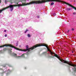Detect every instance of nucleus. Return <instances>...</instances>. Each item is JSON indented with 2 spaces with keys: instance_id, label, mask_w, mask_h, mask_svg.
I'll use <instances>...</instances> for the list:
<instances>
[{
  "instance_id": "nucleus-11",
  "label": "nucleus",
  "mask_w": 76,
  "mask_h": 76,
  "mask_svg": "<svg viewBox=\"0 0 76 76\" xmlns=\"http://www.w3.org/2000/svg\"><path fill=\"white\" fill-rule=\"evenodd\" d=\"M73 15H76V12H74L73 13Z\"/></svg>"
},
{
  "instance_id": "nucleus-6",
  "label": "nucleus",
  "mask_w": 76,
  "mask_h": 76,
  "mask_svg": "<svg viewBox=\"0 0 76 76\" xmlns=\"http://www.w3.org/2000/svg\"><path fill=\"white\" fill-rule=\"evenodd\" d=\"M72 10V8H67L65 9V10L66 11H69V10Z\"/></svg>"
},
{
  "instance_id": "nucleus-23",
  "label": "nucleus",
  "mask_w": 76,
  "mask_h": 76,
  "mask_svg": "<svg viewBox=\"0 0 76 76\" xmlns=\"http://www.w3.org/2000/svg\"><path fill=\"white\" fill-rule=\"evenodd\" d=\"M9 1H12V0H9Z\"/></svg>"
},
{
  "instance_id": "nucleus-9",
  "label": "nucleus",
  "mask_w": 76,
  "mask_h": 76,
  "mask_svg": "<svg viewBox=\"0 0 76 76\" xmlns=\"http://www.w3.org/2000/svg\"><path fill=\"white\" fill-rule=\"evenodd\" d=\"M28 37H31V35H30V34H28Z\"/></svg>"
},
{
  "instance_id": "nucleus-7",
  "label": "nucleus",
  "mask_w": 76,
  "mask_h": 76,
  "mask_svg": "<svg viewBox=\"0 0 76 76\" xmlns=\"http://www.w3.org/2000/svg\"><path fill=\"white\" fill-rule=\"evenodd\" d=\"M56 15V14L55 13H53V16H55Z\"/></svg>"
},
{
  "instance_id": "nucleus-4",
  "label": "nucleus",
  "mask_w": 76,
  "mask_h": 76,
  "mask_svg": "<svg viewBox=\"0 0 76 76\" xmlns=\"http://www.w3.org/2000/svg\"><path fill=\"white\" fill-rule=\"evenodd\" d=\"M10 55H11V56H14V57H16V58H20V57H23V58L25 57V56H24V54H22L20 56H17V55H16V54H15V53L13 52L12 53L11 50H10Z\"/></svg>"
},
{
  "instance_id": "nucleus-27",
  "label": "nucleus",
  "mask_w": 76,
  "mask_h": 76,
  "mask_svg": "<svg viewBox=\"0 0 76 76\" xmlns=\"http://www.w3.org/2000/svg\"><path fill=\"white\" fill-rule=\"evenodd\" d=\"M28 1H29V0H27Z\"/></svg>"
},
{
  "instance_id": "nucleus-10",
  "label": "nucleus",
  "mask_w": 76,
  "mask_h": 76,
  "mask_svg": "<svg viewBox=\"0 0 76 76\" xmlns=\"http://www.w3.org/2000/svg\"><path fill=\"white\" fill-rule=\"evenodd\" d=\"M28 30L27 29L25 31V33H26V32H28Z\"/></svg>"
},
{
  "instance_id": "nucleus-19",
  "label": "nucleus",
  "mask_w": 76,
  "mask_h": 76,
  "mask_svg": "<svg viewBox=\"0 0 76 76\" xmlns=\"http://www.w3.org/2000/svg\"><path fill=\"white\" fill-rule=\"evenodd\" d=\"M37 18H39V16H37Z\"/></svg>"
},
{
  "instance_id": "nucleus-26",
  "label": "nucleus",
  "mask_w": 76,
  "mask_h": 76,
  "mask_svg": "<svg viewBox=\"0 0 76 76\" xmlns=\"http://www.w3.org/2000/svg\"><path fill=\"white\" fill-rule=\"evenodd\" d=\"M24 1H26V0H24Z\"/></svg>"
},
{
  "instance_id": "nucleus-15",
  "label": "nucleus",
  "mask_w": 76,
  "mask_h": 76,
  "mask_svg": "<svg viewBox=\"0 0 76 76\" xmlns=\"http://www.w3.org/2000/svg\"><path fill=\"white\" fill-rule=\"evenodd\" d=\"M7 3V2H6V0H5V4H6Z\"/></svg>"
},
{
  "instance_id": "nucleus-17",
  "label": "nucleus",
  "mask_w": 76,
  "mask_h": 76,
  "mask_svg": "<svg viewBox=\"0 0 76 76\" xmlns=\"http://www.w3.org/2000/svg\"><path fill=\"white\" fill-rule=\"evenodd\" d=\"M72 31H74V29L73 28H72Z\"/></svg>"
},
{
  "instance_id": "nucleus-14",
  "label": "nucleus",
  "mask_w": 76,
  "mask_h": 76,
  "mask_svg": "<svg viewBox=\"0 0 76 76\" xmlns=\"http://www.w3.org/2000/svg\"><path fill=\"white\" fill-rule=\"evenodd\" d=\"M5 37H7V34H5Z\"/></svg>"
},
{
  "instance_id": "nucleus-8",
  "label": "nucleus",
  "mask_w": 76,
  "mask_h": 76,
  "mask_svg": "<svg viewBox=\"0 0 76 76\" xmlns=\"http://www.w3.org/2000/svg\"><path fill=\"white\" fill-rule=\"evenodd\" d=\"M54 2H52V3L50 4L51 6H53V5H54Z\"/></svg>"
},
{
  "instance_id": "nucleus-5",
  "label": "nucleus",
  "mask_w": 76,
  "mask_h": 76,
  "mask_svg": "<svg viewBox=\"0 0 76 76\" xmlns=\"http://www.w3.org/2000/svg\"><path fill=\"white\" fill-rule=\"evenodd\" d=\"M9 45H10V44L9 45L6 44L4 45L0 46V48H1L4 47H7V46H9Z\"/></svg>"
},
{
  "instance_id": "nucleus-24",
  "label": "nucleus",
  "mask_w": 76,
  "mask_h": 76,
  "mask_svg": "<svg viewBox=\"0 0 76 76\" xmlns=\"http://www.w3.org/2000/svg\"><path fill=\"white\" fill-rule=\"evenodd\" d=\"M16 4H18V3L17 2V3H16Z\"/></svg>"
},
{
  "instance_id": "nucleus-18",
  "label": "nucleus",
  "mask_w": 76,
  "mask_h": 76,
  "mask_svg": "<svg viewBox=\"0 0 76 76\" xmlns=\"http://www.w3.org/2000/svg\"><path fill=\"white\" fill-rule=\"evenodd\" d=\"M7 48H5L4 49V50H7Z\"/></svg>"
},
{
  "instance_id": "nucleus-1",
  "label": "nucleus",
  "mask_w": 76,
  "mask_h": 76,
  "mask_svg": "<svg viewBox=\"0 0 76 76\" xmlns=\"http://www.w3.org/2000/svg\"><path fill=\"white\" fill-rule=\"evenodd\" d=\"M41 46H45V47H46L48 51H49L50 54L51 55V56H51L52 58H54V56L56 57H57V54H55V53L52 52L51 50H50V49L48 48V47L47 46V45L44 43H41L40 44H37L36 45H35V46L31 48H29L28 46L27 45L26 46V49L25 50L20 49L18 48H17L11 45L10 44L9 45V47H12V48H14L15 49V50H17L21 51H28V52L30 51L31 50H34V48H37V47H41Z\"/></svg>"
},
{
  "instance_id": "nucleus-20",
  "label": "nucleus",
  "mask_w": 76,
  "mask_h": 76,
  "mask_svg": "<svg viewBox=\"0 0 76 76\" xmlns=\"http://www.w3.org/2000/svg\"><path fill=\"white\" fill-rule=\"evenodd\" d=\"M1 0H0V3H1Z\"/></svg>"
},
{
  "instance_id": "nucleus-16",
  "label": "nucleus",
  "mask_w": 76,
  "mask_h": 76,
  "mask_svg": "<svg viewBox=\"0 0 76 76\" xmlns=\"http://www.w3.org/2000/svg\"><path fill=\"white\" fill-rule=\"evenodd\" d=\"M70 31L69 30H68L67 31V33H69V32Z\"/></svg>"
},
{
  "instance_id": "nucleus-2",
  "label": "nucleus",
  "mask_w": 76,
  "mask_h": 76,
  "mask_svg": "<svg viewBox=\"0 0 76 76\" xmlns=\"http://www.w3.org/2000/svg\"><path fill=\"white\" fill-rule=\"evenodd\" d=\"M45 1H48L50 2L51 1H57L58 2H61V3H64V4H67V5H69L71 7H72L75 10H76V8L75 7L73 6L71 4H69L68 3H67L66 2L63 1H61L59 0H46L45 1L44 0L42 1H33L30 2V4H39L41 3H45Z\"/></svg>"
},
{
  "instance_id": "nucleus-3",
  "label": "nucleus",
  "mask_w": 76,
  "mask_h": 76,
  "mask_svg": "<svg viewBox=\"0 0 76 76\" xmlns=\"http://www.w3.org/2000/svg\"><path fill=\"white\" fill-rule=\"evenodd\" d=\"M30 3H28L27 4H23V3L22 4H18V5H10V6L7 7H5L2 10H0V13H1L2 12V11L4 10H5L7 8H10V11L12 12L13 10V6H18V7H20V6H26V5H29Z\"/></svg>"
},
{
  "instance_id": "nucleus-25",
  "label": "nucleus",
  "mask_w": 76,
  "mask_h": 76,
  "mask_svg": "<svg viewBox=\"0 0 76 76\" xmlns=\"http://www.w3.org/2000/svg\"><path fill=\"white\" fill-rule=\"evenodd\" d=\"M6 67V66H4V67Z\"/></svg>"
},
{
  "instance_id": "nucleus-28",
  "label": "nucleus",
  "mask_w": 76,
  "mask_h": 76,
  "mask_svg": "<svg viewBox=\"0 0 76 76\" xmlns=\"http://www.w3.org/2000/svg\"><path fill=\"white\" fill-rule=\"evenodd\" d=\"M19 47H20V46H19Z\"/></svg>"
},
{
  "instance_id": "nucleus-13",
  "label": "nucleus",
  "mask_w": 76,
  "mask_h": 76,
  "mask_svg": "<svg viewBox=\"0 0 76 76\" xmlns=\"http://www.w3.org/2000/svg\"><path fill=\"white\" fill-rule=\"evenodd\" d=\"M43 54H46V52H45L43 53Z\"/></svg>"
},
{
  "instance_id": "nucleus-21",
  "label": "nucleus",
  "mask_w": 76,
  "mask_h": 76,
  "mask_svg": "<svg viewBox=\"0 0 76 76\" xmlns=\"http://www.w3.org/2000/svg\"><path fill=\"white\" fill-rule=\"evenodd\" d=\"M9 71H10V70L9 69H8V71L9 72Z\"/></svg>"
},
{
  "instance_id": "nucleus-12",
  "label": "nucleus",
  "mask_w": 76,
  "mask_h": 76,
  "mask_svg": "<svg viewBox=\"0 0 76 76\" xmlns=\"http://www.w3.org/2000/svg\"><path fill=\"white\" fill-rule=\"evenodd\" d=\"M18 46V42H17L16 43V46Z\"/></svg>"
},
{
  "instance_id": "nucleus-22",
  "label": "nucleus",
  "mask_w": 76,
  "mask_h": 76,
  "mask_svg": "<svg viewBox=\"0 0 76 76\" xmlns=\"http://www.w3.org/2000/svg\"><path fill=\"white\" fill-rule=\"evenodd\" d=\"M4 32H6V30H4Z\"/></svg>"
}]
</instances>
